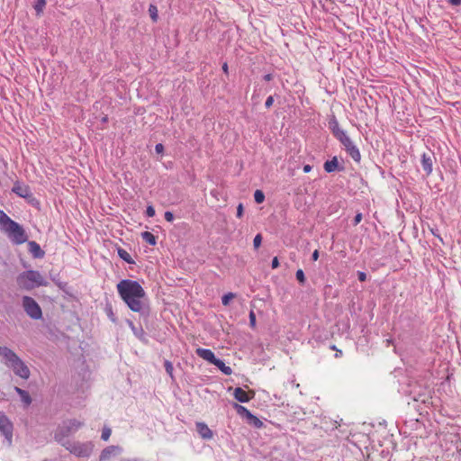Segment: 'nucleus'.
Masks as SVG:
<instances>
[{
	"label": "nucleus",
	"mask_w": 461,
	"mask_h": 461,
	"mask_svg": "<svg viewBox=\"0 0 461 461\" xmlns=\"http://www.w3.org/2000/svg\"><path fill=\"white\" fill-rule=\"evenodd\" d=\"M117 292L121 299L134 312H140L144 308L146 292L141 285L134 280L122 279L117 285Z\"/></svg>",
	"instance_id": "nucleus-1"
},
{
	"label": "nucleus",
	"mask_w": 461,
	"mask_h": 461,
	"mask_svg": "<svg viewBox=\"0 0 461 461\" xmlns=\"http://www.w3.org/2000/svg\"><path fill=\"white\" fill-rule=\"evenodd\" d=\"M17 284L22 289L31 290L41 285H45L46 282L38 271L28 270L18 276Z\"/></svg>",
	"instance_id": "nucleus-2"
},
{
	"label": "nucleus",
	"mask_w": 461,
	"mask_h": 461,
	"mask_svg": "<svg viewBox=\"0 0 461 461\" xmlns=\"http://www.w3.org/2000/svg\"><path fill=\"white\" fill-rule=\"evenodd\" d=\"M9 238L17 244H22L26 240V235L23 228L14 221L9 222V224L3 230Z\"/></svg>",
	"instance_id": "nucleus-3"
},
{
	"label": "nucleus",
	"mask_w": 461,
	"mask_h": 461,
	"mask_svg": "<svg viewBox=\"0 0 461 461\" xmlns=\"http://www.w3.org/2000/svg\"><path fill=\"white\" fill-rule=\"evenodd\" d=\"M82 426L83 422L77 420H70L64 423V425L58 429L55 438L57 440L60 441L62 438L77 431Z\"/></svg>",
	"instance_id": "nucleus-4"
},
{
	"label": "nucleus",
	"mask_w": 461,
	"mask_h": 461,
	"mask_svg": "<svg viewBox=\"0 0 461 461\" xmlns=\"http://www.w3.org/2000/svg\"><path fill=\"white\" fill-rule=\"evenodd\" d=\"M336 138L341 142L346 151L355 161H360L361 155L359 149L353 144L352 140L347 135L346 131L340 132V135Z\"/></svg>",
	"instance_id": "nucleus-5"
},
{
	"label": "nucleus",
	"mask_w": 461,
	"mask_h": 461,
	"mask_svg": "<svg viewBox=\"0 0 461 461\" xmlns=\"http://www.w3.org/2000/svg\"><path fill=\"white\" fill-rule=\"evenodd\" d=\"M23 306L26 313L34 320H39L42 316V312L37 302L30 296H24Z\"/></svg>",
	"instance_id": "nucleus-6"
},
{
	"label": "nucleus",
	"mask_w": 461,
	"mask_h": 461,
	"mask_svg": "<svg viewBox=\"0 0 461 461\" xmlns=\"http://www.w3.org/2000/svg\"><path fill=\"white\" fill-rule=\"evenodd\" d=\"M13 429V423L8 417L4 412H0V433L3 434L9 442L12 440Z\"/></svg>",
	"instance_id": "nucleus-7"
},
{
	"label": "nucleus",
	"mask_w": 461,
	"mask_h": 461,
	"mask_svg": "<svg viewBox=\"0 0 461 461\" xmlns=\"http://www.w3.org/2000/svg\"><path fill=\"white\" fill-rule=\"evenodd\" d=\"M9 367L13 369L16 375L23 379L26 380L30 377V369L20 357L17 358L16 361H14Z\"/></svg>",
	"instance_id": "nucleus-8"
},
{
	"label": "nucleus",
	"mask_w": 461,
	"mask_h": 461,
	"mask_svg": "<svg viewBox=\"0 0 461 461\" xmlns=\"http://www.w3.org/2000/svg\"><path fill=\"white\" fill-rule=\"evenodd\" d=\"M12 191L23 198H31L32 196L30 186L19 181L14 184Z\"/></svg>",
	"instance_id": "nucleus-9"
},
{
	"label": "nucleus",
	"mask_w": 461,
	"mask_h": 461,
	"mask_svg": "<svg viewBox=\"0 0 461 461\" xmlns=\"http://www.w3.org/2000/svg\"><path fill=\"white\" fill-rule=\"evenodd\" d=\"M435 156L432 152L423 153L421 156V166L427 176H429L433 170Z\"/></svg>",
	"instance_id": "nucleus-10"
},
{
	"label": "nucleus",
	"mask_w": 461,
	"mask_h": 461,
	"mask_svg": "<svg viewBox=\"0 0 461 461\" xmlns=\"http://www.w3.org/2000/svg\"><path fill=\"white\" fill-rule=\"evenodd\" d=\"M0 356L4 358L5 364L10 366L19 357L9 348L0 347Z\"/></svg>",
	"instance_id": "nucleus-11"
},
{
	"label": "nucleus",
	"mask_w": 461,
	"mask_h": 461,
	"mask_svg": "<svg viewBox=\"0 0 461 461\" xmlns=\"http://www.w3.org/2000/svg\"><path fill=\"white\" fill-rule=\"evenodd\" d=\"M122 448L117 446H110L104 448L101 454L100 461H110L112 456L120 455Z\"/></svg>",
	"instance_id": "nucleus-12"
},
{
	"label": "nucleus",
	"mask_w": 461,
	"mask_h": 461,
	"mask_svg": "<svg viewBox=\"0 0 461 461\" xmlns=\"http://www.w3.org/2000/svg\"><path fill=\"white\" fill-rule=\"evenodd\" d=\"M233 395L235 399L240 402H248L254 397V392H246L240 387L234 390Z\"/></svg>",
	"instance_id": "nucleus-13"
},
{
	"label": "nucleus",
	"mask_w": 461,
	"mask_h": 461,
	"mask_svg": "<svg viewBox=\"0 0 461 461\" xmlns=\"http://www.w3.org/2000/svg\"><path fill=\"white\" fill-rule=\"evenodd\" d=\"M195 352L200 357L212 365L218 359L211 349L198 348Z\"/></svg>",
	"instance_id": "nucleus-14"
},
{
	"label": "nucleus",
	"mask_w": 461,
	"mask_h": 461,
	"mask_svg": "<svg viewBox=\"0 0 461 461\" xmlns=\"http://www.w3.org/2000/svg\"><path fill=\"white\" fill-rule=\"evenodd\" d=\"M68 449L77 456H87L90 453V448L86 445H73L71 447H68Z\"/></svg>",
	"instance_id": "nucleus-15"
},
{
	"label": "nucleus",
	"mask_w": 461,
	"mask_h": 461,
	"mask_svg": "<svg viewBox=\"0 0 461 461\" xmlns=\"http://www.w3.org/2000/svg\"><path fill=\"white\" fill-rule=\"evenodd\" d=\"M196 430L200 434L203 438L211 439L213 436L212 431L210 428L203 422L196 423Z\"/></svg>",
	"instance_id": "nucleus-16"
},
{
	"label": "nucleus",
	"mask_w": 461,
	"mask_h": 461,
	"mask_svg": "<svg viewBox=\"0 0 461 461\" xmlns=\"http://www.w3.org/2000/svg\"><path fill=\"white\" fill-rule=\"evenodd\" d=\"M329 128L330 130L331 131L332 134L335 136V137H338L340 135V132H344L345 131H343L342 129H340L339 125V122L337 121V119L335 118V116H333L330 121H329Z\"/></svg>",
	"instance_id": "nucleus-17"
},
{
	"label": "nucleus",
	"mask_w": 461,
	"mask_h": 461,
	"mask_svg": "<svg viewBox=\"0 0 461 461\" xmlns=\"http://www.w3.org/2000/svg\"><path fill=\"white\" fill-rule=\"evenodd\" d=\"M338 166H339L338 159L336 157H334L332 159L327 160L324 163L323 167L326 172L330 173V172L335 171L337 169Z\"/></svg>",
	"instance_id": "nucleus-18"
},
{
	"label": "nucleus",
	"mask_w": 461,
	"mask_h": 461,
	"mask_svg": "<svg viewBox=\"0 0 461 461\" xmlns=\"http://www.w3.org/2000/svg\"><path fill=\"white\" fill-rule=\"evenodd\" d=\"M16 393L21 396L22 401L24 402L26 406L30 405L32 402V398L28 392L19 388L15 387Z\"/></svg>",
	"instance_id": "nucleus-19"
},
{
	"label": "nucleus",
	"mask_w": 461,
	"mask_h": 461,
	"mask_svg": "<svg viewBox=\"0 0 461 461\" xmlns=\"http://www.w3.org/2000/svg\"><path fill=\"white\" fill-rule=\"evenodd\" d=\"M213 365L216 366L225 375H230L232 373V369L230 366H226L224 362L219 358L215 361Z\"/></svg>",
	"instance_id": "nucleus-20"
},
{
	"label": "nucleus",
	"mask_w": 461,
	"mask_h": 461,
	"mask_svg": "<svg viewBox=\"0 0 461 461\" xmlns=\"http://www.w3.org/2000/svg\"><path fill=\"white\" fill-rule=\"evenodd\" d=\"M233 407L239 415L245 417L246 419H248L249 416L251 414V412L246 407L239 403H234Z\"/></svg>",
	"instance_id": "nucleus-21"
},
{
	"label": "nucleus",
	"mask_w": 461,
	"mask_h": 461,
	"mask_svg": "<svg viewBox=\"0 0 461 461\" xmlns=\"http://www.w3.org/2000/svg\"><path fill=\"white\" fill-rule=\"evenodd\" d=\"M13 220L2 210H0V229L3 230Z\"/></svg>",
	"instance_id": "nucleus-22"
},
{
	"label": "nucleus",
	"mask_w": 461,
	"mask_h": 461,
	"mask_svg": "<svg viewBox=\"0 0 461 461\" xmlns=\"http://www.w3.org/2000/svg\"><path fill=\"white\" fill-rule=\"evenodd\" d=\"M141 237H142L143 240L145 242L149 243V245L154 246L157 243L156 237L149 231L142 232Z\"/></svg>",
	"instance_id": "nucleus-23"
},
{
	"label": "nucleus",
	"mask_w": 461,
	"mask_h": 461,
	"mask_svg": "<svg viewBox=\"0 0 461 461\" xmlns=\"http://www.w3.org/2000/svg\"><path fill=\"white\" fill-rule=\"evenodd\" d=\"M247 420L250 425L254 426L257 429H260L263 427V422L252 413L249 416Z\"/></svg>",
	"instance_id": "nucleus-24"
},
{
	"label": "nucleus",
	"mask_w": 461,
	"mask_h": 461,
	"mask_svg": "<svg viewBox=\"0 0 461 461\" xmlns=\"http://www.w3.org/2000/svg\"><path fill=\"white\" fill-rule=\"evenodd\" d=\"M46 5V1L45 0H37L35 5H34V9L37 13V15H41L42 13H43V9Z\"/></svg>",
	"instance_id": "nucleus-25"
},
{
	"label": "nucleus",
	"mask_w": 461,
	"mask_h": 461,
	"mask_svg": "<svg viewBox=\"0 0 461 461\" xmlns=\"http://www.w3.org/2000/svg\"><path fill=\"white\" fill-rule=\"evenodd\" d=\"M149 15H150V18L151 20L156 23L158 19V8L156 5H150L149 7Z\"/></svg>",
	"instance_id": "nucleus-26"
},
{
	"label": "nucleus",
	"mask_w": 461,
	"mask_h": 461,
	"mask_svg": "<svg viewBox=\"0 0 461 461\" xmlns=\"http://www.w3.org/2000/svg\"><path fill=\"white\" fill-rule=\"evenodd\" d=\"M118 255L120 256V258L122 259H123L127 263H132L131 257V255L126 250H124L122 249H120L118 250Z\"/></svg>",
	"instance_id": "nucleus-27"
},
{
	"label": "nucleus",
	"mask_w": 461,
	"mask_h": 461,
	"mask_svg": "<svg viewBox=\"0 0 461 461\" xmlns=\"http://www.w3.org/2000/svg\"><path fill=\"white\" fill-rule=\"evenodd\" d=\"M254 199L257 203H261L265 200V194L261 190H257L254 193Z\"/></svg>",
	"instance_id": "nucleus-28"
},
{
	"label": "nucleus",
	"mask_w": 461,
	"mask_h": 461,
	"mask_svg": "<svg viewBox=\"0 0 461 461\" xmlns=\"http://www.w3.org/2000/svg\"><path fill=\"white\" fill-rule=\"evenodd\" d=\"M235 297V294L233 293H228L224 294L221 298V303L223 305H228L230 303V301L232 300Z\"/></svg>",
	"instance_id": "nucleus-29"
},
{
	"label": "nucleus",
	"mask_w": 461,
	"mask_h": 461,
	"mask_svg": "<svg viewBox=\"0 0 461 461\" xmlns=\"http://www.w3.org/2000/svg\"><path fill=\"white\" fill-rule=\"evenodd\" d=\"M112 434V430L108 427H104L101 438L103 440L107 441Z\"/></svg>",
	"instance_id": "nucleus-30"
},
{
	"label": "nucleus",
	"mask_w": 461,
	"mask_h": 461,
	"mask_svg": "<svg viewBox=\"0 0 461 461\" xmlns=\"http://www.w3.org/2000/svg\"><path fill=\"white\" fill-rule=\"evenodd\" d=\"M296 279L301 283V284H303L305 282V276H304V273L302 269H298L296 271Z\"/></svg>",
	"instance_id": "nucleus-31"
},
{
	"label": "nucleus",
	"mask_w": 461,
	"mask_h": 461,
	"mask_svg": "<svg viewBox=\"0 0 461 461\" xmlns=\"http://www.w3.org/2000/svg\"><path fill=\"white\" fill-rule=\"evenodd\" d=\"M262 242V236L261 234H257L253 240L254 248L257 249L260 247Z\"/></svg>",
	"instance_id": "nucleus-32"
},
{
	"label": "nucleus",
	"mask_w": 461,
	"mask_h": 461,
	"mask_svg": "<svg viewBox=\"0 0 461 461\" xmlns=\"http://www.w3.org/2000/svg\"><path fill=\"white\" fill-rule=\"evenodd\" d=\"M249 325L251 328L256 327V315L252 311L249 312Z\"/></svg>",
	"instance_id": "nucleus-33"
},
{
	"label": "nucleus",
	"mask_w": 461,
	"mask_h": 461,
	"mask_svg": "<svg viewBox=\"0 0 461 461\" xmlns=\"http://www.w3.org/2000/svg\"><path fill=\"white\" fill-rule=\"evenodd\" d=\"M146 214L149 217H153L155 215V209L153 208V206L149 205L147 207Z\"/></svg>",
	"instance_id": "nucleus-34"
},
{
	"label": "nucleus",
	"mask_w": 461,
	"mask_h": 461,
	"mask_svg": "<svg viewBox=\"0 0 461 461\" xmlns=\"http://www.w3.org/2000/svg\"><path fill=\"white\" fill-rule=\"evenodd\" d=\"M165 367H166V371H167L170 375H172V372H173V366H172V364H171L169 361H166V362H165Z\"/></svg>",
	"instance_id": "nucleus-35"
},
{
	"label": "nucleus",
	"mask_w": 461,
	"mask_h": 461,
	"mask_svg": "<svg viewBox=\"0 0 461 461\" xmlns=\"http://www.w3.org/2000/svg\"><path fill=\"white\" fill-rule=\"evenodd\" d=\"M164 217L165 220L169 222L173 221L174 220V214L171 212H166Z\"/></svg>",
	"instance_id": "nucleus-36"
},
{
	"label": "nucleus",
	"mask_w": 461,
	"mask_h": 461,
	"mask_svg": "<svg viewBox=\"0 0 461 461\" xmlns=\"http://www.w3.org/2000/svg\"><path fill=\"white\" fill-rule=\"evenodd\" d=\"M274 103V97L272 95L268 96L266 100L265 106L267 108H270Z\"/></svg>",
	"instance_id": "nucleus-37"
},
{
	"label": "nucleus",
	"mask_w": 461,
	"mask_h": 461,
	"mask_svg": "<svg viewBox=\"0 0 461 461\" xmlns=\"http://www.w3.org/2000/svg\"><path fill=\"white\" fill-rule=\"evenodd\" d=\"M30 247L32 248V249L33 251H37V252H40L41 251V248L40 246L35 242V241H32L30 242Z\"/></svg>",
	"instance_id": "nucleus-38"
},
{
	"label": "nucleus",
	"mask_w": 461,
	"mask_h": 461,
	"mask_svg": "<svg viewBox=\"0 0 461 461\" xmlns=\"http://www.w3.org/2000/svg\"><path fill=\"white\" fill-rule=\"evenodd\" d=\"M243 215V205L240 203L237 207V217L241 218Z\"/></svg>",
	"instance_id": "nucleus-39"
},
{
	"label": "nucleus",
	"mask_w": 461,
	"mask_h": 461,
	"mask_svg": "<svg viewBox=\"0 0 461 461\" xmlns=\"http://www.w3.org/2000/svg\"><path fill=\"white\" fill-rule=\"evenodd\" d=\"M362 221V213L358 212L354 218V225H357Z\"/></svg>",
	"instance_id": "nucleus-40"
},
{
	"label": "nucleus",
	"mask_w": 461,
	"mask_h": 461,
	"mask_svg": "<svg viewBox=\"0 0 461 461\" xmlns=\"http://www.w3.org/2000/svg\"><path fill=\"white\" fill-rule=\"evenodd\" d=\"M357 276H358V280H359L360 282H364V281H366V273H364V272L359 271V272L357 273Z\"/></svg>",
	"instance_id": "nucleus-41"
},
{
	"label": "nucleus",
	"mask_w": 461,
	"mask_h": 461,
	"mask_svg": "<svg viewBox=\"0 0 461 461\" xmlns=\"http://www.w3.org/2000/svg\"><path fill=\"white\" fill-rule=\"evenodd\" d=\"M155 150L157 153H162L164 151V146L161 143H158L156 145Z\"/></svg>",
	"instance_id": "nucleus-42"
},
{
	"label": "nucleus",
	"mask_w": 461,
	"mask_h": 461,
	"mask_svg": "<svg viewBox=\"0 0 461 461\" xmlns=\"http://www.w3.org/2000/svg\"><path fill=\"white\" fill-rule=\"evenodd\" d=\"M279 266V261L276 257H275L272 260V268H276Z\"/></svg>",
	"instance_id": "nucleus-43"
},
{
	"label": "nucleus",
	"mask_w": 461,
	"mask_h": 461,
	"mask_svg": "<svg viewBox=\"0 0 461 461\" xmlns=\"http://www.w3.org/2000/svg\"><path fill=\"white\" fill-rule=\"evenodd\" d=\"M312 258L313 261H316L318 260L319 258V250L318 249H315L312 255Z\"/></svg>",
	"instance_id": "nucleus-44"
},
{
	"label": "nucleus",
	"mask_w": 461,
	"mask_h": 461,
	"mask_svg": "<svg viewBox=\"0 0 461 461\" xmlns=\"http://www.w3.org/2000/svg\"><path fill=\"white\" fill-rule=\"evenodd\" d=\"M448 2L454 6H458L461 4V0H448Z\"/></svg>",
	"instance_id": "nucleus-45"
},
{
	"label": "nucleus",
	"mask_w": 461,
	"mask_h": 461,
	"mask_svg": "<svg viewBox=\"0 0 461 461\" xmlns=\"http://www.w3.org/2000/svg\"><path fill=\"white\" fill-rule=\"evenodd\" d=\"M264 79L266 81H270V80L273 79V75L272 74H267V75L264 76Z\"/></svg>",
	"instance_id": "nucleus-46"
},
{
	"label": "nucleus",
	"mask_w": 461,
	"mask_h": 461,
	"mask_svg": "<svg viewBox=\"0 0 461 461\" xmlns=\"http://www.w3.org/2000/svg\"><path fill=\"white\" fill-rule=\"evenodd\" d=\"M311 170H312V167L310 165H305L303 167V172L304 173H309Z\"/></svg>",
	"instance_id": "nucleus-47"
},
{
	"label": "nucleus",
	"mask_w": 461,
	"mask_h": 461,
	"mask_svg": "<svg viewBox=\"0 0 461 461\" xmlns=\"http://www.w3.org/2000/svg\"><path fill=\"white\" fill-rule=\"evenodd\" d=\"M222 70H223V72H224L225 74H228V72H229V68H228V64H227V63H224V64L222 65Z\"/></svg>",
	"instance_id": "nucleus-48"
},
{
	"label": "nucleus",
	"mask_w": 461,
	"mask_h": 461,
	"mask_svg": "<svg viewBox=\"0 0 461 461\" xmlns=\"http://www.w3.org/2000/svg\"><path fill=\"white\" fill-rule=\"evenodd\" d=\"M342 356V351L340 349H336V357H340Z\"/></svg>",
	"instance_id": "nucleus-49"
},
{
	"label": "nucleus",
	"mask_w": 461,
	"mask_h": 461,
	"mask_svg": "<svg viewBox=\"0 0 461 461\" xmlns=\"http://www.w3.org/2000/svg\"><path fill=\"white\" fill-rule=\"evenodd\" d=\"M330 348H331L332 350H335V351H336V349H338V348H336V346H335V345L330 346Z\"/></svg>",
	"instance_id": "nucleus-50"
}]
</instances>
